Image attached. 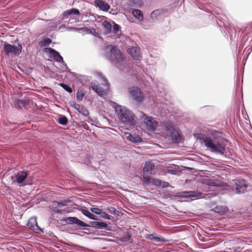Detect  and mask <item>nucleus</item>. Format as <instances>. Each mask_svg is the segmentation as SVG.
Returning <instances> with one entry per match:
<instances>
[{
  "label": "nucleus",
  "instance_id": "nucleus-1",
  "mask_svg": "<svg viewBox=\"0 0 252 252\" xmlns=\"http://www.w3.org/2000/svg\"><path fill=\"white\" fill-rule=\"evenodd\" d=\"M105 55L112 63L120 70H123L126 65L124 54L114 45H108L105 48Z\"/></svg>",
  "mask_w": 252,
  "mask_h": 252
},
{
  "label": "nucleus",
  "instance_id": "nucleus-2",
  "mask_svg": "<svg viewBox=\"0 0 252 252\" xmlns=\"http://www.w3.org/2000/svg\"><path fill=\"white\" fill-rule=\"evenodd\" d=\"M115 110L117 117L121 123L129 126L135 125L134 114L127 108L120 105H116Z\"/></svg>",
  "mask_w": 252,
  "mask_h": 252
},
{
  "label": "nucleus",
  "instance_id": "nucleus-3",
  "mask_svg": "<svg viewBox=\"0 0 252 252\" xmlns=\"http://www.w3.org/2000/svg\"><path fill=\"white\" fill-rule=\"evenodd\" d=\"M203 141L205 146L212 152L224 155L225 151V145L224 143L208 137H204Z\"/></svg>",
  "mask_w": 252,
  "mask_h": 252
},
{
  "label": "nucleus",
  "instance_id": "nucleus-4",
  "mask_svg": "<svg viewBox=\"0 0 252 252\" xmlns=\"http://www.w3.org/2000/svg\"><path fill=\"white\" fill-rule=\"evenodd\" d=\"M98 77L102 81L101 84L104 86V88H102L98 85H96L94 83H91V87L92 89L99 95L102 96L106 95L109 91V85L107 83V79L103 77L101 74L98 73Z\"/></svg>",
  "mask_w": 252,
  "mask_h": 252
},
{
  "label": "nucleus",
  "instance_id": "nucleus-5",
  "mask_svg": "<svg viewBox=\"0 0 252 252\" xmlns=\"http://www.w3.org/2000/svg\"><path fill=\"white\" fill-rule=\"evenodd\" d=\"M80 12L79 10L75 8H71L65 11L63 16V18H68L69 17V22L70 23L78 22L80 21Z\"/></svg>",
  "mask_w": 252,
  "mask_h": 252
},
{
  "label": "nucleus",
  "instance_id": "nucleus-6",
  "mask_svg": "<svg viewBox=\"0 0 252 252\" xmlns=\"http://www.w3.org/2000/svg\"><path fill=\"white\" fill-rule=\"evenodd\" d=\"M140 114L141 118L146 125L147 128L148 130L154 131L158 126V123L153 118L147 117L143 112H140Z\"/></svg>",
  "mask_w": 252,
  "mask_h": 252
},
{
  "label": "nucleus",
  "instance_id": "nucleus-7",
  "mask_svg": "<svg viewBox=\"0 0 252 252\" xmlns=\"http://www.w3.org/2000/svg\"><path fill=\"white\" fill-rule=\"evenodd\" d=\"M165 130L167 135L171 137L172 142L173 143H179L181 140L180 135L177 130L171 125L166 126Z\"/></svg>",
  "mask_w": 252,
  "mask_h": 252
},
{
  "label": "nucleus",
  "instance_id": "nucleus-8",
  "mask_svg": "<svg viewBox=\"0 0 252 252\" xmlns=\"http://www.w3.org/2000/svg\"><path fill=\"white\" fill-rule=\"evenodd\" d=\"M45 50L48 53L49 57L52 58L56 62L62 63L65 67V68H67L66 64L64 63L63 57L60 55L59 52L51 48H46Z\"/></svg>",
  "mask_w": 252,
  "mask_h": 252
},
{
  "label": "nucleus",
  "instance_id": "nucleus-9",
  "mask_svg": "<svg viewBox=\"0 0 252 252\" xmlns=\"http://www.w3.org/2000/svg\"><path fill=\"white\" fill-rule=\"evenodd\" d=\"M28 174L27 171H20L12 177V179L14 183H16L19 186H22L23 183L27 178Z\"/></svg>",
  "mask_w": 252,
  "mask_h": 252
},
{
  "label": "nucleus",
  "instance_id": "nucleus-10",
  "mask_svg": "<svg viewBox=\"0 0 252 252\" xmlns=\"http://www.w3.org/2000/svg\"><path fill=\"white\" fill-rule=\"evenodd\" d=\"M4 49L7 54H11L15 55H19L22 52V45L18 44L16 46L9 44H5Z\"/></svg>",
  "mask_w": 252,
  "mask_h": 252
},
{
  "label": "nucleus",
  "instance_id": "nucleus-11",
  "mask_svg": "<svg viewBox=\"0 0 252 252\" xmlns=\"http://www.w3.org/2000/svg\"><path fill=\"white\" fill-rule=\"evenodd\" d=\"M27 226L30 229L33 230L35 233H40L43 232L42 229L40 228L37 224L36 217H33L31 218L27 223Z\"/></svg>",
  "mask_w": 252,
  "mask_h": 252
},
{
  "label": "nucleus",
  "instance_id": "nucleus-12",
  "mask_svg": "<svg viewBox=\"0 0 252 252\" xmlns=\"http://www.w3.org/2000/svg\"><path fill=\"white\" fill-rule=\"evenodd\" d=\"M131 96L137 101L141 102L144 98V96L140 90L137 87L131 88L129 91Z\"/></svg>",
  "mask_w": 252,
  "mask_h": 252
},
{
  "label": "nucleus",
  "instance_id": "nucleus-13",
  "mask_svg": "<svg viewBox=\"0 0 252 252\" xmlns=\"http://www.w3.org/2000/svg\"><path fill=\"white\" fill-rule=\"evenodd\" d=\"M235 189L238 193L244 192L248 187L245 181L243 179H238L235 181Z\"/></svg>",
  "mask_w": 252,
  "mask_h": 252
},
{
  "label": "nucleus",
  "instance_id": "nucleus-14",
  "mask_svg": "<svg viewBox=\"0 0 252 252\" xmlns=\"http://www.w3.org/2000/svg\"><path fill=\"white\" fill-rule=\"evenodd\" d=\"M63 220L68 224H76L81 227L89 226L88 224L79 220L76 217H66Z\"/></svg>",
  "mask_w": 252,
  "mask_h": 252
},
{
  "label": "nucleus",
  "instance_id": "nucleus-15",
  "mask_svg": "<svg viewBox=\"0 0 252 252\" xmlns=\"http://www.w3.org/2000/svg\"><path fill=\"white\" fill-rule=\"evenodd\" d=\"M128 53L136 60H140L141 58L140 49L137 47H131L127 50Z\"/></svg>",
  "mask_w": 252,
  "mask_h": 252
},
{
  "label": "nucleus",
  "instance_id": "nucleus-16",
  "mask_svg": "<svg viewBox=\"0 0 252 252\" xmlns=\"http://www.w3.org/2000/svg\"><path fill=\"white\" fill-rule=\"evenodd\" d=\"M70 105L72 107L76 110L79 113L85 116H87L89 114L88 110L83 105L79 104L75 102H72Z\"/></svg>",
  "mask_w": 252,
  "mask_h": 252
},
{
  "label": "nucleus",
  "instance_id": "nucleus-17",
  "mask_svg": "<svg viewBox=\"0 0 252 252\" xmlns=\"http://www.w3.org/2000/svg\"><path fill=\"white\" fill-rule=\"evenodd\" d=\"M94 5L103 11H107L110 8L109 4L103 0H94Z\"/></svg>",
  "mask_w": 252,
  "mask_h": 252
},
{
  "label": "nucleus",
  "instance_id": "nucleus-18",
  "mask_svg": "<svg viewBox=\"0 0 252 252\" xmlns=\"http://www.w3.org/2000/svg\"><path fill=\"white\" fill-rule=\"evenodd\" d=\"M155 167V164L151 162H147L145 164L143 169V174L151 175L152 171Z\"/></svg>",
  "mask_w": 252,
  "mask_h": 252
},
{
  "label": "nucleus",
  "instance_id": "nucleus-19",
  "mask_svg": "<svg viewBox=\"0 0 252 252\" xmlns=\"http://www.w3.org/2000/svg\"><path fill=\"white\" fill-rule=\"evenodd\" d=\"M125 136L128 140L135 143H139L141 141V139L138 135L134 136L129 132L125 133Z\"/></svg>",
  "mask_w": 252,
  "mask_h": 252
},
{
  "label": "nucleus",
  "instance_id": "nucleus-20",
  "mask_svg": "<svg viewBox=\"0 0 252 252\" xmlns=\"http://www.w3.org/2000/svg\"><path fill=\"white\" fill-rule=\"evenodd\" d=\"M112 32L114 34V36L116 38L119 37L120 35L121 34L120 26L115 23H114L113 27V28L112 27Z\"/></svg>",
  "mask_w": 252,
  "mask_h": 252
},
{
  "label": "nucleus",
  "instance_id": "nucleus-21",
  "mask_svg": "<svg viewBox=\"0 0 252 252\" xmlns=\"http://www.w3.org/2000/svg\"><path fill=\"white\" fill-rule=\"evenodd\" d=\"M91 224L93 227L98 229H106L108 227V224L103 222L92 221Z\"/></svg>",
  "mask_w": 252,
  "mask_h": 252
},
{
  "label": "nucleus",
  "instance_id": "nucleus-22",
  "mask_svg": "<svg viewBox=\"0 0 252 252\" xmlns=\"http://www.w3.org/2000/svg\"><path fill=\"white\" fill-rule=\"evenodd\" d=\"M212 210L216 213L223 214L227 212L228 209L227 207L222 206H216L212 209Z\"/></svg>",
  "mask_w": 252,
  "mask_h": 252
},
{
  "label": "nucleus",
  "instance_id": "nucleus-23",
  "mask_svg": "<svg viewBox=\"0 0 252 252\" xmlns=\"http://www.w3.org/2000/svg\"><path fill=\"white\" fill-rule=\"evenodd\" d=\"M102 26L104 28V33L106 34L110 33L112 32L111 24L106 21H104L102 23Z\"/></svg>",
  "mask_w": 252,
  "mask_h": 252
},
{
  "label": "nucleus",
  "instance_id": "nucleus-24",
  "mask_svg": "<svg viewBox=\"0 0 252 252\" xmlns=\"http://www.w3.org/2000/svg\"><path fill=\"white\" fill-rule=\"evenodd\" d=\"M202 183L205 185L211 187H215L218 186L217 183L214 180L207 178L202 179Z\"/></svg>",
  "mask_w": 252,
  "mask_h": 252
},
{
  "label": "nucleus",
  "instance_id": "nucleus-25",
  "mask_svg": "<svg viewBox=\"0 0 252 252\" xmlns=\"http://www.w3.org/2000/svg\"><path fill=\"white\" fill-rule=\"evenodd\" d=\"M26 104V101L21 99H17L15 101L14 103L15 107L17 109H20L25 107Z\"/></svg>",
  "mask_w": 252,
  "mask_h": 252
},
{
  "label": "nucleus",
  "instance_id": "nucleus-26",
  "mask_svg": "<svg viewBox=\"0 0 252 252\" xmlns=\"http://www.w3.org/2000/svg\"><path fill=\"white\" fill-rule=\"evenodd\" d=\"M133 15L139 20L141 21L143 19V15L141 10L139 9H134L132 11Z\"/></svg>",
  "mask_w": 252,
  "mask_h": 252
},
{
  "label": "nucleus",
  "instance_id": "nucleus-27",
  "mask_svg": "<svg viewBox=\"0 0 252 252\" xmlns=\"http://www.w3.org/2000/svg\"><path fill=\"white\" fill-rule=\"evenodd\" d=\"M81 212L83 215L88 217L89 219L97 220V219L95 218V216L92 214L89 210L86 209H83L81 210Z\"/></svg>",
  "mask_w": 252,
  "mask_h": 252
},
{
  "label": "nucleus",
  "instance_id": "nucleus-28",
  "mask_svg": "<svg viewBox=\"0 0 252 252\" xmlns=\"http://www.w3.org/2000/svg\"><path fill=\"white\" fill-rule=\"evenodd\" d=\"M151 175L143 174L142 182L146 185H148L151 182Z\"/></svg>",
  "mask_w": 252,
  "mask_h": 252
},
{
  "label": "nucleus",
  "instance_id": "nucleus-29",
  "mask_svg": "<svg viewBox=\"0 0 252 252\" xmlns=\"http://www.w3.org/2000/svg\"><path fill=\"white\" fill-rule=\"evenodd\" d=\"M184 193L185 196L189 197H200L201 196V193H198L197 192L194 191H189V192H185Z\"/></svg>",
  "mask_w": 252,
  "mask_h": 252
},
{
  "label": "nucleus",
  "instance_id": "nucleus-30",
  "mask_svg": "<svg viewBox=\"0 0 252 252\" xmlns=\"http://www.w3.org/2000/svg\"><path fill=\"white\" fill-rule=\"evenodd\" d=\"M151 240H154L156 242H165V240L162 238L156 236L154 234H150L148 237Z\"/></svg>",
  "mask_w": 252,
  "mask_h": 252
},
{
  "label": "nucleus",
  "instance_id": "nucleus-31",
  "mask_svg": "<svg viewBox=\"0 0 252 252\" xmlns=\"http://www.w3.org/2000/svg\"><path fill=\"white\" fill-rule=\"evenodd\" d=\"M85 95V93L83 90H79L76 94V98L78 101H81Z\"/></svg>",
  "mask_w": 252,
  "mask_h": 252
},
{
  "label": "nucleus",
  "instance_id": "nucleus-32",
  "mask_svg": "<svg viewBox=\"0 0 252 252\" xmlns=\"http://www.w3.org/2000/svg\"><path fill=\"white\" fill-rule=\"evenodd\" d=\"M60 85L67 92L69 93H71L72 92V89L68 85L63 83H60Z\"/></svg>",
  "mask_w": 252,
  "mask_h": 252
},
{
  "label": "nucleus",
  "instance_id": "nucleus-33",
  "mask_svg": "<svg viewBox=\"0 0 252 252\" xmlns=\"http://www.w3.org/2000/svg\"><path fill=\"white\" fill-rule=\"evenodd\" d=\"M67 121V119L65 116L61 117L59 119V124L63 125H66Z\"/></svg>",
  "mask_w": 252,
  "mask_h": 252
},
{
  "label": "nucleus",
  "instance_id": "nucleus-34",
  "mask_svg": "<svg viewBox=\"0 0 252 252\" xmlns=\"http://www.w3.org/2000/svg\"><path fill=\"white\" fill-rule=\"evenodd\" d=\"M60 24L59 22H53L51 23H50V29L51 31H54L55 30L58 25Z\"/></svg>",
  "mask_w": 252,
  "mask_h": 252
},
{
  "label": "nucleus",
  "instance_id": "nucleus-35",
  "mask_svg": "<svg viewBox=\"0 0 252 252\" xmlns=\"http://www.w3.org/2000/svg\"><path fill=\"white\" fill-rule=\"evenodd\" d=\"M151 183H152V185L157 186H161V182L158 179H152Z\"/></svg>",
  "mask_w": 252,
  "mask_h": 252
},
{
  "label": "nucleus",
  "instance_id": "nucleus-36",
  "mask_svg": "<svg viewBox=\"0 0 252 252\" xmlns=\"http://www.w3.org/2000/svg\"><path fill=\"white\" fill-rule=\"evenodd\" d=\"M82 31L87 33H91L93 34V32H95V30L94 28L88 29V28H82Z\"/></svg>",
  "mask_w": 252,
  "mask_h": 252
},
{
  "label": "nucleus",
  "instance_id": "nucleus-37",
  "mask_svg": "<svg viewBox=\"0 0 252 252\" xmlns=\"http://www.w3.org/2000/svg\"><path fill=\"white\" fill-rule=\"evenodd\" d=\"M90 211L94 214L100 215L101 214L102 210L97 208H92L90 209Z\"/></svg>",
  "mask_w": 252,
  "mask_h": 252
},
{
  "label": "nucleus",
  "instance_id": "nucleus-38",
  "mask_svg": "<svg viewBox=\"0 0 252 252\" xmlns=\"http://www.w3.org/2000/svg\"><path fill=\"white\" fill-rule=\"evenodd\" d=\"M101 215V217L107 220H110L111 219V216H110L109 214H107L105 212L101 211V214H100Z\"/></svg>",
  "mask_w": 252,
  "mask_h": 252
},
{
  "label": "nucleus",
  "instance_id": "nucleus-39",
  "mask_svg": "<svg viewBox=\"0 0 252 252\" xmlns=\"http://www.w3.org/2000/svg\"><path fill=\"white\" fill-rule=\"evenodd\" d=\"M51 41L50 38H47L42 41V43L44 46L48 45L51 43Z\"/></svg>",
  "mask_w": 252,
  "mask_h": 252
},
{
  "label": "nucleus",
  "instance_id": "nucleus-40",
  "mask_svg": "<svg viewBox=\"0 0 252 252\" xmlns=\"http://www.w3.org/2000/svg\"><path fill=\"white\" fill-rule=\"evenodd\" d=\"M53 205H54V206H53V208H54V206H57L58 207H63V204L62 203H60L58 202H55L53 203Z\"/></svg>",
  "mask_w": 252,
  "mask_h": 252
},
{
  "label": "nucleus",
  "instance_id": "nucleus-41",
  "mask_svg": "<svg viewBox=\"0 0 252 252\" xmlns=\"http://www.w3.org/2000/svg\"><path fill=\"white\" fill-rule=\"evenodd\" d=\"M107 210L111 213L115 214L116 212V209L114 207L108 208Z\"/></svg>",
  "mask_w": 252,
  "mask_h": 252
},
{
  "label": "nucleus",
  "instance_id": "nucleus-42",
  "mask_svg": "<svg viewBox=\"0 0 252 252\" xmlns=\"http://www.w3.org/2000/svg\"><path fill=\"white\" fill-rule=\"evenodd\" d=\"M53 210L55 212H57V213H61L63 211L62 209H59L58 208H55Z\"/></svg>",
  "mask_w": 252,
  "mask_h": 252
},
{
  "label": "nucleus",
  "instance_id": "nucleus-43",
  "mask_svg": "<svg viewBox=\"0 0 252 252\" xmlns=\"http://www.w3.org/2000/svg\"><path fill=\"white\" fill-rule=\"evenodd\" d=\"M165 185L163 186L164 187H168L169 185V184L167 182L165 183Z\"/></svg>",
  "mask_w": 252,
  "mask_h": 252
},
{
  "label": "nucleus",
  "instance_id": "nucleus-44",
  "mask_svg": "<svg viewBox=\"0 0 252 252\" xmlns=\"http://www.w3.org/2000/svg\"><path fill=\"white\" fill-rule=\"evenodd\" d=\"M173 171L170 170V172H171V173H173Z\"/></svg>",
  "mask_w": 252,
  "mask_h": 252
}]
</instances>
